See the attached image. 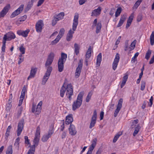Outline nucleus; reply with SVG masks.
Wrapping results in <instances>:
<instances>
[{
    "label": "nucleus",
    "mask_w": 154,
    "mask_h": 154,
    "mask_svg": "<svg viewBox=\"0 0 154 154\" xmlns=\"http://www.w3.org/2000/svg\"><path fill=\"white\" fill-rule=\"evenodd\" d=\"M150 40L151 45H153L154 43V31L152 32L150 36Z\"/></svg>",
    "instance_id": "31"
},
{
    "label": "nucleus",
    "mask_w": 154,
    "mask_h": 154,
    "mask_svg": "<svg viewBox=\"0 0 154 154\" xmlns=\"http://www.w3.org/2000/svg\"><path fill=\"white\" fill-rule=\"evenodd\" d=\"M139 54V53L138 52H137L135 54L134 56L132 58L131 62H132L133 63L135 62V59L137 58V57L138 56Z\"/></svg>",
    "instance_id": "42"
},
{
    "label": "nucleus",
    "mask_w": 154,
    "mask_h": 154,
    "mask_svg": "<svg viewBox=\"0 0 154 154\" xmlns=\"http://www.w3.org/2000/svg\"><path fill=\"white\" fill-rule=\"evenodd\" d=\"M19 50L21 53V54H24L25 52V48L23 45H21L19 48Z\"/></svg>",
    "instance_id": "37"
},
{
    "label": "nucleus",
    "mask_w": 154,
    "mask_h": 154,
    "mask_svg": "<svg viewBox=\"0 0 154 154\" xmlns=\"http://www.w3.org/2000/svg\"><path fill=\"white\" fill-rule=\"evenodd\" d=\"M92 95V94L91 92H89L87 97V98L86 99V102H88L90 100L91 96Z\"/></svg>",
    "instance_id": "46"
},
{
    "label": "nucleus",
    "mask_w": 154,
    "mask_h": 154,
    "mask_svg": "<svg viewBox=\"0 0 154 154\" xmlns=\"http://www.w3.org/2000/svg\"><path fill=\"white\" fill-rule=\"evenodd\" d=\"M79 18V14L78 13H76L75 14L72 23V30L70 29L68 33L66 39L67 41H69L72 38L73 34L74 33V31L76 30L77 26L78 24V19Z\"/></svg>",
    "instance_id": "2"
},
{
    "label": "nucleus",
    "mask_w": 154,
    "mask_h": 154,
    "mask_svg": "<svg viewBox=\"0 0 154 154\" xmlns=\"http://www.w3.org/2000/svg\"><path fill=\"white\" fill-rule=\"evenodd\" d=\"M24 58L23 57H19V60L18 62V64H20L22 62H23L24 60Z\"/></svg>",
    "instance_id": "57"
},
{
    "label": "nucleus",
    "mask_w": 154,
    "mask_h": 154,
    "mask_svg": "<svg viewBox=\"0 0 154 154\" xmlns=\"http://www.w3.org/2000/svg\"><path fill=\"white\" fill-rule=\"evenodd\" d=\"M146 85V82L144 81H142L141 84L140 89L142 91L144 90Z\"/></svg>",
    "instance_id": "40"
},
{
    "label": "nucleus",
    "mask_w": 154,
    "mask_h": 154,
    "mask_svg": "<svg viewBox=\"0 0 154 154\" xmlns=\"http://www.w3.org/2000/svg\"><path fill=\"white\" fill-rule=\"evenodd\" d=\"M26 91V89L25 87H24L23 88V89H22L21 94V96L20 97V98L21 99L23 100L24 98L25 95V92Z\"/></svg>",
    "instance_id": "34"
},
{
    "label": "nucleus",
    "mask_w": 154,
    "mask_h": 154,
    "mask_svg": "<svg viewBox=\"0 0 154 154\" xmlns=\"http://www.w3.org/2000/svg\"><path fill=\"white\" fill-rule=\"evenodd\" d=\"M45 0H39L38 4L37 5V6L39 7L41 6L44 2Z\"/></svg>",
    "instance_id": "52"
},
{
    "label": "nucleus",
    "mask_w": 154,
    "mask_h": 154,
    "mask_svg": "<svg viewBox=\"0 0 154 154\" xmlns=\"http://www.w3.org/2000/svg\"><path fill=\"white\" fill-rule=\"evenodd\" d=\"M138 119L135 120L133 121L132 124L131 125V127L132 128L134 127L133 126H135V124H136L138 123Z\"/></svg>",
    "instance_id": "51"
},
{
    "label": "nucleus",
    "mask_w": 154,
    "mask_h": 154,
    "mask_svg": "<svg viewBox=\"0 0 154 154\" xmlns=\"http://www.w3.org/2000/svg\"><path fill=\"white\" fill-rule=\"evenodd\" d=\"M42 101H40L38 104L35 112L36 115H38L40 113L42 109Z\"/></svg>",
    "instance_id": "21"
},
{
    "label": "nucleus",
    "mask_w": 154,
    "mask_h": 154,
    "mask_svg": "<svg viewBox=\"0 0 154 154\" xmlns=\"http://www.w3.org/2000/svg\"><path fill=\"white\" fill-rule=\"evenodd\" d=\"M74 52L76 55H78L79 53L80 46L79 45L76 43L74 45Z\"/></svg>",
    "instance_id": "25"
},
{
    "label": "nucleus",
    "mask_w": 154,
    "mask_h": 154,
    "mask_svg": "<svg viewBox=\"0 0 154 154\" xmlns=\"http://www.w3.org/2000/svg\"><path fill=\"white\" fill-rule=\"evenodd\" d=\"M97 118V112L96 110L95 109L94 111L93 115L91 118V121L90 122L89 128L91 129L94 127L96 122Z\"/></svg>",
    "instance_id": "7"
},
{
    "label": "nucleus",
    "mask_w": 154,
    "mask_h": 154,
    "mask_svg": "<svg viewBox=\"0 0 154 154\" xmlns=\"http://www.w3.org/2000/svg\"><path fill=\"white\" fill-rule=\"evenodd\" d=\"M82 60H80L79 61V62L78 63V67L82 68Z\"/></svg>",
    "instance_id": "53"
},
{
    "label": "nucleus",
    "mask_w": 154,
    "mask_h": 154,
    "mask_svg": "<svg viewBox=\"0 0 154 154\" xmlns=\"http://www.w3.org/2000/svg\"><path fill=\"white\" fill-rule=\"evenodd\" d=\"M65 92L67 97L70 100L72 99L71 96L73 94V89L71 84H68L66 88L64 86L63 84L60 90V94L61 97H63Z\"/></svg>",
    "instance_id": "3"
},
{
    "label": "nucleus",
    "mask_w": 154,
    "mask_h": 154,
    "mask_svg": "<svg viewBox=\"0 0 154 154\" xmlns=\"http://www.w3.org/2000/svg\"><path fill=\"white\" fill-rule=\"evenodd\" d=\"M91 46H90L86 53V58L89 59L91 56Z\"/></svg>",
    "instance_id": "27"
},
{
    "label": "nucleus",
    "mask_w": 154,
    "mask_h": 154,
    "mask_svg": "<svg viewBox=\"0 0 154 154\" xmlns=\"http://www.w3.org/2000/svg\"><path fill=\"white\" fill-rule=\"evenodd\" d=\"M64 32L65 30L63 28L61 29L60 31L59 34L57 36H58V37L61 38L64 35Z\"/></svg>",
    "instance_id": "36"
},
{
    "label": "nucleus",
    "mask_w": 154,
    "mask_h": 154,
    "mask_svg": "<svg viewBox=\"0 0 154 154\" xmlns=\"http://www.w3.org/2000/svg\"><path fill=\"white\" fill-rule=\"evenodd\" d=\"M104 113L103 111H101L100 114V120H102L103 119Z\"/></svg>",
    "instance_id": "56"
},
{
    "label": "nucleus",
    "mask_w": 154,
    "mask_h": 154,
    "mask_svg": "<svg viewBox=\"0 0 154 154\" xmlns=\"http://www.w3.org/2000/svg\"><path fill=\"white\" fill-rule=\"evenodd\" d=\"M154 62V55H153L152 58L151 59L150 61H149V63L150 64L153 63Z\"/></svg>",
    "instance_id": "63"
},
{
    "label": "nucleus",
    "mask_w": 154,
    "mask_h": 154,
    "mask_svg": "<svg viewBox=\"0 0 154 154\" xmlns=\"http://www.w3.org/2000/svg\"><path fill=\"white\" fill-rule=\"evenodd\" d=\"M67 58V55L64 53H62L61 57L60 58L58 62V70L60 72H61L63 70L64 63L65 62Z\"/></svg>",
    "instance_id": "5"
},
{
    "label": "nucleus",
    "mask_w": 154,
    "mask_h": 154,
    "mask_svg": "<svg viewBox=\"0 0 154 154\" xmlns=\"http://www.w3.org/2000/svg\"><path fill=\"white\" fill-rule=\"evenodd\" d=\"M43 26L44 24L43 21L41 20L38 21L35 25L36 31L38 32H41Z\"/></svg>",
    "instance_id": "12"
},
{
    "label": "nucleus",
    "mask_w": 154,
    "mask_h": 154,
    "mask_svg": "<svg viewBox=\"0 0 154 154\" xmlns=\"http://www.w3.org/2000/svg\"><path fill=\"white\" fill-rule=\"evenodd\" d=\"M87 0H79V4L82 5L84 4Z\"/></svg>",
    "instance_id": "61"
},
{
    "label": "nucleus",
    "mask_w": 154,
    "mask_h": 154,
    "mask_svg": "<svg viewBox=\"0 0 154 154\" xmlns=\"http://www.w3.org/2000/svg\"><path fill=\"white\" fill-rule=\"evenodd\" d=\"M6 42L5 41L3 40V45L2 48V50L3 52H5V44Z\"/></svg>",
    "instance_id": "47"
},
{
    "label": "nucleus",
    "mask_w": 154,
    "mask_h": 154,
    "mask_svg": "<svg viewBox=\"0 0 154 154\" xmlns=\"http://www.w3.org/2000/svg\"><path fill=\"white\" fill-rule=\"evenodd\" d=\"M35 150V148L34 146H31L28 151L27 154H34Z\"/></svg>",
    "instance_id": "29"
},
{
    "label": "nucleus",
    "mask_w": 154,
    "mask_h": 154,
    "mask_svg": "<svg viewBox=\"0 0 154 154\" xmlns=\"http://www.w3.org/2000/svg\"><path fill=\"white\" fill-rule=\"evenodd\" d=\"M69 134L72 136L75 135L77 133L75 127L73 125H70L69 128Z\"/></svg>",
    "instance_id": "16"
},
{
    "label": "nucleus",
    "mask_w": 154,
    "mask_h": 154,
    "mask_svg": "<svg viewBox=\"0 0 154 154\" xmlns=\"http://www.w3.org/2000/svg\"><path fill=\"white\" fill-rule=\"evenodd\" d=\"M84 94L83 92H80L76 100L74 101L72 104V109L73 110H75L80 106L82 103V98Z\"/></svg>",
    "instance_id": "4"
},
{
    "label": "nucleus",
    "mask_w": 154,
    "mask_h": 154,
    "mask_svg": "<svg viewBox=\"0 0 154 154\" xmlns=\"http://www.w3.org/2000/svg\"><path fill=\"white\" fill-rule=\"evenodd\" d=\"M36 72V69H31L29 75L27 79L29 80L30 79L34 78Z\"/></svg>",
    "instance_id": "22"
},
{
    "label": "nucleus",
    "mask_w": 154,
    "mask_h": 154,
    "mask_svg": "<svg viewBox=\"0 0 154 154\" xmlns=\"http://www.w3.org/2000/svg\"><path fill=\"white\" fill-rule=\"evenodd\" d=\"M82 68L77 67L75 73V76L76 78H78L80 74Z\"/></svg>",
    "instance_id": "26"
},
{
    "label": "nucleus",
    "mask_w": 154,
    "mask_h": 154,
    "mask_svg": "<svg viewBox=\"0 0 154 154\" xmlns=\"http://www.w3.org/2000/svg\"><path fill=\"white\" fill-rule=\"evenodd\" d=\"M73 121V119L72 114H69L68 115L66 118L65 124L66 125H69L71 124Z\"/></svg>",
    "instance_id": "20"
},
{
    "label": "nucleus",
    "mask_w": 154,
    "mask_h": 154,
    "mask_svg": "<svg viewBox=\"0 0 154 154\" xmlns=\"http://www.w3.org/2000/svg\"><path fill=\"white\" fill-rule=\"evenodd\" d=\"M140 128V127L138 125H137L135 129V130L133 134V135L135 137L138 133V132L139 131Z\"/></svg>",
    "instance_id": "33"
},
{
    "label": "nucleus",
    "mask_w": 154,
    "mask_h": 154,
    "mask_svg": "<svg viewBox=\"0 0 154 154\" xmlns=\"http://www.w3.org/2000/svg\"><path fill=\"white\" fill-rule=\"evenodd\" d=\"M40 127L38 126L37 127L35 138L33 140L34 144L32 146H34L35 147V146H37L38 144L40 138Z\"/></svg>",
    "instance_id": "6"
},
{
    "label": "nucleus",
    "mask_w": 154,
    "mask_h": 154,
    "mask_svg": "<svg viewBox=\"0 0 154 154\" xmlns=\"http://www.w3.org/2000/svg\"><path fill=\"white\" fill-rule=\"evenodd\" d=\"M64 15V14L63 12H61L58 15H57L56 17L57 18H58V19L59 20L63 18Z\"/></svg>",
    "instance_id": "39"
},
{
    "label": "nucleus",
    "mask_w": 154,
    "mask_h": 154,
    "mask_svg": "<svg viewBox=\"0 0 154 154\" xmlns=\"http://www.w3.org/2000/svg\"><path fill=\"white\" fill-rule=\"evenodd\" d=\"M102 61V54L100 53L97 56L96 64L99 66Z\"/></svg>",
    "instance_id": "24"
},
{
    "label": "nucleus",
    "mask_w": 154,
    "mask_h": 154,
    "mask_svg": "<svg viewBox=\"0 0 154 154\" xmlns=\"http://www.w3.org/2000/svg\"><path fill=\"white\" fill-rule=\"evenodd\" d=\"M54 133V131L52 130H50L48 131V133L44 135L42 138V140L45 142L47 141L48 139Z\"/></svg>",
    "instance_id": "8"
},
{
    "label": "nucleus",
    "mask_w": 154,
    "mask_h": 154,
    "mask_svg": "<svg viewBox=\"0 0 154 154\" xmlns=\"http://www.w3.org/2000/svg\"><path fill=\"white\" fill-rule=\"evenodd\" d=\"M23 128V122L22 121L19 122L18 125L17 135L19 136Z\"/></svg>",
    "instance_id": "17"
},
{
    "label": "nucleus",
    "mask_w": 154,
    "mask_h": 154,
    "mask_svg": "<svg viewBox=\"0 0 154 154\" xmlns=\"http://www.w3.org/2000/svg\"><path fill=\"white\" fill-rule=\"evenodd\" d=\"M122 134V132H119L117 133L114 138L113 140V142L114 143H115L117 141L119 137Z\"/></svg>",
    "instance_id": "28"
},
{
    "label": "nucleus",
    "mask_w": 154,
    "mask_h": 154,
    "mask_svg": "<svg viewBox=\"0 0 154 154\" xmlns=\"http://www.w3.org/2000/svg\"><path fill=\"white\" fill-rule=\"evenodd\" d=\"M29 30V29L25 31L18 30L17 31V34L20 35H22L24 37H26L28 35Z\"/></svg>",
    "instance_id": "19"
},
{
    "label": "nucleus",
    "mask_w": 154,
    "mask_h": 154,
    "mask_svg": "<svg viewBox=\"0 0 154 154\" xmlns=\"http://www.w3.org/2000/svg\"><path fill=\"white\" fill-rule=\"evenodd\" d=\"M122 102L123 99H120L119 101L117 106L116 109L114 113V116L115 117H116L117 116L118 113L121 109L122 106Z\"/></svg>",
    "instance_id": "11"
},
{
    "label": "nucleus",
    "mask_w": 154,
    "mask_h": 154,
    "mask_svg": "<svg viewBox=\"0 0 154 154\" xmlns=\"http://www.w3.org/2000/svg\"><path fill=\"white\" fill-rule=\"evenodd\" d=\"M122 11V8L121 7H119L117 9L115 13V16L117 17L120 15Z\"/></svg>",
    "instance_id": "35"
},
{
    "label": "nucleus",
    "mask_w": 154,
    "mask_h": 154,
    "mask_svg": "<svg viewBox=\"0 0 154 154\" xmlns=\"http://www.w3.org/2000/svg\"><path fill=\"white\" fill-rule=\"evenodd\" d=\"M128 79V76L127 75H125L123 78V81H127V79Z\"/></svg>",
    "instance_id": "64"
},
{
    "label": "nucleus",
    "mask_w": 154,
    "mask_h": 154,
    "mask_svg": "<svg viewBox=\"0 0 154 154\" xmlns=\"http://www.w3.org/2000/svg\"><path fill=\"white\" fill-rule=\"evenodd\" d=\"M11 103H8L7 104L6 109L7 111H9L11 108Z\"/></svg>",
    "instance_id": "50"
},
{
    "label": "nucleus",
    "mask_w": 154,
    "mask_h": 154,
    "mask_svg": "<svg viewBox=\"0 0 154 154\" xmlns=\"http://www.w3.org/2000/svg\"><path fill=\"white\" fill-rule=\"evenodd\" d=\"M119 59V54L118 53H117L112 64V68L114 70L116 69Z\"/></svg>",
    "instance_id": "10"
},
{
    "label": "nucleus",
    "mask_w": 154,
    "mask_h": 154,
    "mask_svg": "<svg viewBox=\"0 0 154 154\" xmlns=\"http://www.w3.org/2000/svg\"><path fill=\"white\" fill-rule=\"evenodd\" d=\"M151 53V51L149 50L146 54L145 58L147 60H148L150 57Z\"/></svg>",
    "instance_id": "41"
},
{
    "label": "nucleus",
    "mask_w": 154,
    "mask_h": 154,
    "mask_svg": "<svg viewBox=\"0 0 154 154\" xmlns=\"http://www.w3.org/2000/svg\"><path fill=\"white\" fill-rule=\"evenodd\" d=\"M136 40H134L131 43L129 48L131 50L133 49L135 47Z\"/></svg>",
    "instance_id": "38"
},
{
    "label": "nucleus",
    "mask_w": 154,
    "mask_h": 154,
    "mask_svg": "<svg viewBox=\"0 0 154 154\" xmlns=\"http://www.w3.org/2000/svg\"><path fill=\"white\" fill-rule=\"evenodd\" d=\"M58 18H54L52 21V24L53 26H54L56 23L59 20Z\"/></svg>",
    "instance_id": "49"
},
{
    "label": "nucleus",
    "mask_w": 154,
    "mask_h": 154,
    "mask_svg": "<svg viewBox=\"0 0 154 154\" xmlns=\"http://www.w3.org/2000/svg\"><path fill=\"white\" fill-rule=\"evenodd\" d=\"M115 12V10L114 9H112L110 12L109 14L112 16L114 14Z\"/></svg>",
    "instance_id": "62"
},
{
    "label": "nucleus",
    "mask_w": 154,
    "mask_h": 154,
    "mask_svg": "<svg viewBox=\"0 0 154 154\" xmlns=\"http://www.w3.org/2000/svg\"><path fill=\"white\" fill-rule=\"evenodd\" d=\"M12 94H11L10 95L9 98L8 100V103H11L12 101Z\"/></svg>",
    "instance_id": "60"
},
{
    "label": "nucleus",
    "mask_w": 154,
    "mask_h": 154,
    "mask_svg": "<svg viewBox=\"0 0 154 154\" xmlns=\"http://www.w3.org/2000/svg\"><path fill=\"white\" fill-rule=\"evenodd\" d=\"M142 19V16L141 15H139L138 16L137 18V21L138 22H140Z\"/></svg>",
    "instance_id": "54"
},
{
    "label": "nucleus",
    "mask_w": 154,
    "mask_h": 154,
    "mask_svg": "<svg viewBox=\"0 0 154 154\" xmlns=\"http://www.w3.org/2000/svg\"><path fill=\"white\" fill-rule=\"evenodd\" d=\"M101 8L99 7L97 9L94 10L92 12L91 16H97L99 15L101 11Z\"/></svg>",
    "instance_id": "18"
},
{
    "label": "nucleus",
    "mask_w": 154,
    "mask_h": 154,
    "mask_svg": "<svg viewBox=\"0 0 154 154\" xmlns=\"http://www.w3.org/2000/svg\"><path fill=\"white\" fill-rule=\"evenodd\" d=\"M134 14H131V15L129 17L128 20L127 22L131 23V22L133 19V18L134 17Z\"/></svg>",
    "instance_id": "45"
},
{
    "label": "nucleus",
    "mask_w": 154,
    "mask_h": 154,
    "mask_svg": "<svg viewBox=\"0 0 154 154\" xmlns=\"http://www.w3.org/2000/svg\"><path fill=\"white\" fill-rule=\"evenodd\" d=\"M35 1V0H31L30 2H28L27 7L29 8H30L32 6L33 3Z\"/></svg>",
    "instance_id": "43"
},
{
    "label": "nucleus",
    "mask_w": 154,
    "mask_h": 154,
    "mask_svg": "<svg viewBox=\"0 0 154 154\" xmlns=\"http://www.w3.org/2000/svg\"><path fill=\"white\" fill-rule=\"evenodd\" d=\"M23 5H21L16 11H14L11 15V17L13 18L20 14L23 9Z\"/></svg>",
    "instance_id": "15"
},
{
    "label": "nucleus",
    "mask_w": 154,
    "mask_h": 154,
    "mask_svg": "<svg viewBox=\"0 0 154 154\" xmlns=\"http://www.w3.org/2000/svg\"><path fill=\"white\" fill-rule=\"evenodd\" d=\"M66 132L65 131H63L62 134V138L63 139L66 137Z\"/></svg>",
    "instance_id": "58"
},
{
    "label": "nucleus",
    "mask_w": 154,
    "mask_h": 154,
    "mask_svg": "<svg viewBox=\"0 0 154 154\" xmlns=\"http://www.w3.org/2000/svg\"><path fill=\"white\" fill-rule=\"evenodd\" d=\"M15 34L12 32H10L5 35L3 37V40L5 41H10L14 39L15 38Z\"/></svg>",
    "instance_id": "9"
},
{
    "label": "nucleus",
    "mask_w": 154,
    "mask_h": 154,
    "mask_svg": "<svg viewBox=\"0 0 154 154\" xmlns=\"http://www.w3.org/2000/svg\"><path fill=\"white\" fill-rule=\"evenodd\" d=\"M153 100V97L152 96H151L150 98L149 99V103L150 104H149V106L150 107H151L152 104V101Z\"/></svg>",
    "instance_id": "55"
},
{
    "label": "nucleus",
    "mask_w": 154,
    "mask_h": 154,
    "mask_svg": "<svg viewBox=\"0 0 154 154\" xmlns=\"http://www.w3.org/2000/svg\"><path fill=\"white\" fill-rule=\"evenodd\" d=\"M126 16L124 15H123L121 17L118 23V24L117 26V27H119L122 25L124 21H125L126 19Z\"/></svg>",
    "instance_id": "23"
},
{
    "label": "nucleus",
    "mask_w": 154,
    "mask_h": 154,
    "mask_svg": "<svg viewBox=\"0 0 154 154\" xmlns=\"http://www.w3.org/2000/svg\"><path fill=\"white\" fill-rule=\"evenodd\" d=\"M121 36H119L118 39L117 40L116 42V45H117L119 44L120 42V40L121 39Z\"/></svg>",
    "instance_id": "59"
},
{
    "label": "nucleus",
    "mask_w": 154,
    "mask_h": 154,
    "mask_svg": "<svg viewBox=\"0 0 154 154\" xmlns=\"http://www.w3.org/2000/svg\"><path fill=\"white\" fill-rule=\"evenodd\" d=\"M58 36H57L56 38L53 41H52L51 43V45H54L60 41V38Z\"/></svg>",
    "instance_id": "30"
},
{
    "label": "nucleus",
    "mask_w": 154,
    "mask_h": 154,
    "mask_svg": "<svg viewBox=\"0 0 154 154\" xmlns=\"http://www.w3.org/2000/svg\"><path fill=\"white\" fill-rule=\"evenodd\" d=\"M54 57V54L53 53H51L48 56L45 64L46 67H48L47 68V71L43 77L42 82V84L43 85H44L45 84L50 75L52 69V68L50 66L51 65L53 60Z\"/></svg>",
    "instance_id": "1"
},
{
    "label": "nucleus",
    "mask_w": 154,
    "mask_h": 154,
    "mask_svg": "<svg viewBox=\"0 0 154 154\" xmlns=\"http://www.w3.org/2000/svg\"><path fill=\"white\" fill-rule=\"evenodd\" d=\"M97 19H95L93 22V25L92 26V28H94L95 26H96V33H98L100 31L101 28V24L100 23L98 22L97 24Z\"/></svg>",
    "instance_id": "13"
},
{
    "label": "nucleus",
    "mask_w": 154,
    "mask_h": 154,
    "mask_svg": "<svg viewBox=\"0 0 154 154\" xmlns=\"http://www.w3.org/2000/svg\"><path fill=\"white\" fill-rule=\"evenodd\" d=\"M97 141V139L96 138H95L94 139H93L91 141L92 144L91 145V146L95 147L96 145Z\"/></svg>",
    "instance_id": "44"
},
{
    "label": "nucleus",
    "mask_w": 154,
    "mask_h": 154,
    "mask_svg": "<svg viewBox=\"0 0 154 154\" xmlns=\"http://www.w3.org/2000/svg\"><path fill=\"white\" fill-rule=\"evenodd\" d=\"M13 150L12 146L11 145L9 146L6 152V154H12Z\"/></svg>",
    "instance_id": "32"
},
{
    "label": "nucleus",
    "mask_w": 154,
    "mask_h": 154,
    "mask_svg": "<svg viewBox=\"0 0 154 154\" xmlns=\"http://www.w3.org/2000/svg\"><path fill=\"white\" fill-rule=\"evenodd\" d=\"M128 42L129 40H127L125 41V51H126L128 50Z\"/></svg>",
    "instance_id": "48"
},
{
    "label": "nucleus",
    "mask_w": 154,
    "mask_h": 154,
    "mask_svg": "<svg viewBox=\"0 0 154 154\" xmlns=\"http://www.w3.org/2000/svg\"><path fill=\"white\" fill-rule=\"evenodd\" d=\"M10 8L9 4H8L4 7L3 10L0 12V18L3 17L6 14Z\"/></svg>",
    "instance_id": "14"
}]
</instances>
